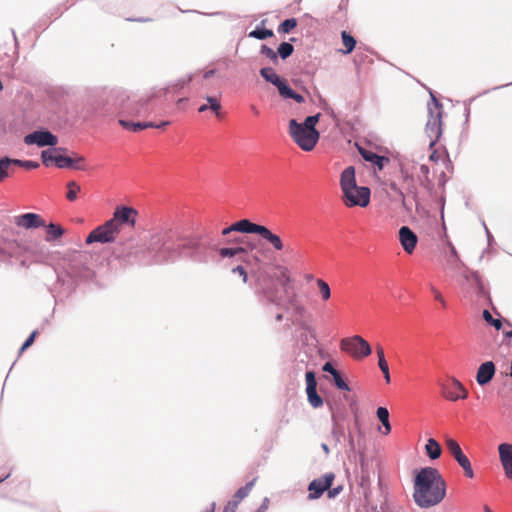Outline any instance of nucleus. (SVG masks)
<instances>
[{
	"label": "nucleus",
	"instance_id": "obj_1",
	"mask_svg": "<svg viewBox=\"0 0 512 512\" xmlns=\"http://www.w3.org/2000/svg\"><path fill=\"white\" fill-rule=\"evenodd\" d=\"M217 243L208 234H196L181 237L175 229L161 230L152 235L149 243V252L155 264H162L178 259L182 251L190 260L200 264H208L214 259Z\"/></svg>",
	"mask_w": 512,
	"mask_h": 512
},
{
	"label": "nucleus",
	"instance_id": "obj_2",
	"mask_svg": "<svg viewBox=\"0 0 512 512\" xmlns=\"http://www.w3.org/2000/svg\"><path fill=\"white\" fill-rule=\"evenodd\" d=\"M446 481L434 467H424L416 474L413 486V499L423 509L434 507L446 496Z\"/></svg>",
	"mask_w": 512,
	"mask_h": 512
},
{
	"label": "nucleus",
	"instance_id": "obj_3",
	"mask_svg": "<svg viewBox=\"0 0 512 512\" xmlns=\"http://www.w3.org/2000/svg\"><path fill=\"white\" fill-rule=\"evenodd\" d=\"M319 117L320 114L307 116L303 123L296 119L289 121V134L303 151H312L319 141L320 133L316 129Z\"/></svg>",
	"mask_w": 512,
	"mask_h": 512
},
{
	"label": "nucleus",
	"instance_id": "obj_4",
	"mask_svg": "<svg viewBox=\"0 0 512 512\" xmlns=\"http://www.w3.org/2000/svg\"><path fill=\"white\" fill-rule=\"evenodd\" d=\"M340 185L346 206H368L370 203L371 191L366 186H357L355 169L353 166H348L342 171Z\"/></svg>",
	"mask_w": 512,
	"mask_h": 512
},
{
	"label": "nucleus",
	"instance_id": "obj_5",
	"mask_svg": "<svg viewBox=\"0 0 512 512\" xmlns=\"http://www.w3.org/2000/svg\"><path fill=\"white\" fill-rule=\"evenodd\" d=\"M255 277V293L268 303L279 306L281 296L272 276L268 272L262 271L258 272Z\"/></svg>",
	"mask_w": 512,
	"mask_h": 512
},
{
	"label": "nucleus",
	"instance_id": "obj_6",
	"mask_svg": "<svg viewBox=\"0 0 512 512\" xmlns=\"http://www.w3.org/2000/svg\"><path fill=\"white\" fill-rule=\"evenodd\" d=\"M430 95L434 108L430 105L428 106L429 118L425 130L427 136L430 138L429 146L433 147L442 134V105L432 91H430Z\"/></svg>",
	"mask_w": 512,
	"mask_h": 512
},
{
	"label": "nucleus",
	"instance_id": "obj_7",
	"mask_svg": "<svg viewBox=\"0 0 512 512\" xmlns=\"http://www.w3.org/2000/svg\"><path fill=\"white\" fill-rule=\"evenodd\" d=\"M340 349L354 359H363L372 353L370 344L361 336L354 335L340 341Z\"/></svg>",
	"mask_w": 512,
	"mask_h": 512
},
{
	"label": "nucleus",
	"instance_id": "obj_8",
	"mask_svg": "<svg viewBox=\"0 0 512 512\" xmlns=\"http://www.w3.org/2000/svg\"><path fill=\"white\" fill-rule=\"evenodd\" d=\"M120 231L116 226L113 225V222L108 220L103 225L95 228L86 238V243L91 244L94 242L100 243H111L115 241L116 235Z\"/></svg>",
	"mask_w": 512,
	"mask_h": 512
},
{
	"label": "nucleus",
	"instance_id": "obj_9",
	"mask_svg": "<svg viewBox=\"0 0 512 512\" xmlns=\"http://www.w3.org/2000/svg\"><path fill=\"white\" fill-rule=\"evenodd\" d=\"M445 445L449 453L453 456V458L456 460L459 466H461V468L464 470L465 476L468 478H473L474 471L472 469L470 460L463 453L459 443L453 438H447L445 441Z\"/></svg>",
	"mask_w": 512,
	"mask_h": 512
},
{
	"label": "nucleus",
	"instance_id": "obj_10",
	"mask_svg": "<svg viewBox=\"0 0 512 512\" xmlns=\"http://www.w3.org/2000/svg\"><path fill=\"white\" fill-rule=\"evenodd\" d=\"M441 389L443 397L449 401L455 402L468 397L467 389L454 377H452L448 383L442 384Z\"/></svg>",
	"mask_w": 512,
	"mask_h": 512
},
{
	"label": "nucleus",
	"instance_id": "obj_11",
	"mask_svg": "<svg viewBox=\"0 0 512 512\" xmlns=\"http://www.w3.org/2000/svg\"><path fill=\"white\" fill-rule=\"evenodd\" d=\"M334 478L335 475L332 472H329L324 474L322 477L311 481L308 486V499L315 500L320 498L321 495L331 487Z\"/></svg>",
	"mask_w": 512,
	"mask_h": 512
},
{
	"label": "nucleus",
	"instance_id": "obj_12",
	"mask_svg": "<svg viewBox=\"0 0 512 512\" xmlns=\"http://www.w3.org/2000/svg\"><path fill=\"white\" fill-rule=\"evenodd\" d=\"M26 145H37L39 147L55 146L58 143V138L48 130H37L24 137Z\"/></svg>",
	"mask_w": 512,
	"mask_h": 512
},
{
	"label": "nucleus",
	"instance_id": "obj_13",
	"mask_svg": "<svg viewBox=\"0 0 512 512\" xmlns=\"http://www.w3.org/2000/svg\"><path fill=\"white\" fill-rule=\"evenodd\" d=\"M136 215L137 211L135 209L127 206H120L115 209L113 217L109 220L112 221L113 225L120 231L122 224H130L131 226H134Z\"/></svg>",
	"mask_w": 512,
	"mask_h": 512
},
{
	"label": "nucleus",
	"instance_id": "obj_14",
	"mask_svg": "<svg viewBox=\"0 0 512 512\" xmlns=\"http://www.w3.org/2000/svg\"><path fill=\"white\" fill-rule=\"evenodd\" d=\"M306 379V393L308 401L313 408L322 406L323 400L317 393V381L313 371H307L305 374Z\"/></svg>",
	"mask_w": 512,
	"mask_h": 512
},
{
	"label": "nucleus",
	"instance_id": "obj_15",
	"mask_svg": "<svg viewBox=\"0 0 512 512\" xmlns=\"http://www.w3.org/2000/svg\"><path fill=\"white\" fill-rule=\"evenodd\" d=\"M15 224L24 229H37L45 226V220L36 213H25L15 217Z\"/></svg>",
	"mask_w": 512,
	"mask_h": 512
},
{
	"label": "nucleus",
	"instance_id": "obj_16",
	"mask_svg": "<svg viewBox=\"0 0 512 512\" xmlns=\"http://www.w3.org/2000/svg\"><path fill=\"white\" fill-rule=\"evenodd\" d=\"M498 452L505 476L512 480V444L501 443L498 446Z\"/></svg>",
	"mask_w": 512,
	"mask_h": 512
},
{
	"label": "nucleus",
	"instance_id": "obj_17",
	"mask_svg": "<svg viewBox=\"0 0 512 512\" xmlns=\"http://www.w3.org/2000/svg\"><path fill=\"white\" fill-rule=\"evenodd\" d=\"M399 240L404 251L411 254L415 250L418 237L408 226H402L399 229Z\"/></svg>",
	"mask_w": 512,
	"mask_h": 512
},
{
	"label": "nucleus",
	"instance_id": "obj_18",
	"mask_svg": "<svg viewBox=\"0 0 512 512\" xmlns=\"http://www.w3.org/2000/svg\"><path fill=\"white\" fill-rule=\"evenodd\" d=\"M57 167L61 169L85 170V158L81 155L69 157L66 155L57 156Z\"/></svg>",
	"mask_w": 512,
	"mask_h": 512
},
{
	"label": "nucleus",
	"instance_id": "obj_19",
	"mask_svg": "<svg viewBox=\"0 0 512 512\" xmlns=\"http://www.w3.org/2000/svg\"><path fill=\"white\" fill-rule=\"evenodd\" d=\"M496 372L495 364L492 361L482 363L476 373V381L480 386L488 384Z\"/></svg>",
	"mask_w": 512,
	"mask_h": 512
},
{
	"label": "nucleus",
	"instance_id": "obj_20",
	"mask_svg": "<svg viewBox=\"0 0 512 512\" xmlns=\"http://www.w3.org/2000/svg\"><path fill=\"white\" fill-rule=\"evenodd\" d=\"M263 225L256 224L251 222L249 219H241L235 223H233V228H235L236 232L245 233V234H258Z\"/></svg>",
	"mask_w": 512,
	"mask_h": 512
},
{
	"label": "nucleus",
	"instance_id": "obj_21",
	"mask_svg": "<svg viewBox=\"0 0 512 512\" xmlns=\"http://www.w3.org/2000/svg\"><path fill=\"white\" fill-rule=\"evenodd\" d=\"M359 152L365 161L372 163L379 170H382L384 168L385 163L389 162V158L381 156L373 151L360 149Z\"/></svg>",
	"mask_w": 512,
	"mask_h": 512
},
{
	"label": "nucleus",
	"instance_id": "obj_22",
	"mask_svg": "<svg viewBox=\"0 0 512 512\" xmlns=\"http://www.w3.org/2000/svg\"><path fill=\"white\" fill-rule=\"evenodd\" d=\"M259 235L268 243H270L276 251H282L284 249V243L281 240L280 236L273 233L266 226H262Z\"/></svg>",
	"mask_w": 512,
	"mask_h": 512
},
{
	"label": "nucleus",
	"instance_id": "obj_23",
	"mask_svg": "<svg viewBox=\"0 0 512 512\" xmlns=\"http://www.w3.org/2000/svg\"><path fill=\"white\" fill-rule=\"evenodd\" d=\"M279 95L283 99H293L297 103H303L305 101L304 97L295 92L286 82V80H283L281 84L277 86Z\"/></svg>",
	"mask_w": 512,
	"mask_h": 512
},
{
	"label": "nucleus",
	"instance_id": "obj_24",
	"mask_svg": "<svg viewBox=\"0 0 512 512\" xmlns=\"http://www.w3.org/2000/svg\"><path fill=\"white\" fill-rule=\"evenodd\" d=\"M14 160L8 156L0 158V182L15 172L16 164H14Z\"/></svg>",
	"mask_w": 512,
	"mask_h": 512
},
{
	"label": "nucleus",
	"instance_id": "obj_25",
	"mask_svg": "<svg viewBox=\"0 0 512 512\" xmlns=\"http://www.w3.org/2000/svg\"><path fill=\"white\" fill-rule=\"evenodd\" d=\"M46 227V236L45 240L47 242H53L58 238L62 237L65 233V230L58 224L50 223L48 225L45 224Z\"/></svg>",
	"mask_w": 512,
	"mask_h": 512
},
{
	"label": "nucleus",
	"instance_id": "obj_26",
	"mask_svg": "<svg viewBox=\"0 0 512 512\" xmlns=\"http://www.w3.org/2000/svg\"><path fill=\"white\" fill-rule=\"evenodd\" d=\"M425 451L431 460H436L441 456L442 449L440 444L434 439L429 438L425 444Z\"/></svg>",
	"mask_w": 512,
	"mask_h": 512
},
{
	"label": "nucleus",
	"instance_id": "obj_27",
	"mask_svg": "<svg viewBox=\"0 0 512 512\" xmlns=\"http://www.w3.org/2000/svg\"><path fill=\"white\" fill-rule=\"evenodd\" d=\"M260 75L265 79V81L273 84L276 87L284 80L275 72L272 67L261 68Z\"/></svg>",
	"mask_w": 512,
	"mask_h": 512
},
{
	"label": "nucleus",
	"instance_id": "obj_28",
	"mask_svg": "<svg viewBox=\"0 0 512 512\" xmlns=\"http://www.w3.org/2000/svg\"><path fill=\"white\" fill-rule=\"evenodd\" d=\"M216 252L220 255L222 258H232L238 255H244L247 254V250L244 247L238 246V247H222L218 248Z\"/></svg>",
	"mask_w": 512,
	"mask_h": 512
},
{
	"label": "nucleus",
	"instance_id": "obj_29",
	"mask_svg": "<svg viewBox=\"0 0 512 512\" xmlns=\"http://www.w3.org/2000/svg\"><path fill=\"white\" fill-rule=\"evenodd\" d=\"M60 149L57 148H48L41 152V159L45 166H49L54 163L57 166V156H60L58 153Z\"/></svg>",
	"mask_w": 512,
	"mask_h": 512
},
{
	"label": "nucleus",
	"instance_id": "obj_30",
	"mask_svg": "<svg viewBox=\"0 0 512 512\" xmlns=\"http://www.w3.org/2000/svg\"><path fill=\"white\" fill-rule=\"evenodd\" d=\"M255 482L256 479H252L251 481L246 483L245 486L239 488L233 496V501H238L239 504L244 498H246L251 492L252 488L254 487Z\"/></svg>",
	"mask_w": 512,
	"mask_h": 512
},
{
	"label": "nucleus",
	"instance_id": "obj_31",
	"mask_svg": "<svg viewBox=\"0 0 512 512\" xmlns=\"http://www.w3.org/2000/svg\"><path fill=\"white\" fill-rule=\"evenodd\" d=\"M341 38L343 45L345 46V50H343L342 53L350 54L356 46L355 38L346 31H342Z\"/></svg>",
	"mask_w": 512,
	"mask_h": 512
},
{
	"label": "nucleus",
	"instance_id": "obj_32",
	"mask_svg": "<svg viewBox=\"0 0 512 512\" xmlns=\"http://www.w3.org/2000/svg\"><path fill=\"white\" fill-rule=\"evenodd\" d=\"M248 36L258 40H265L273 36V31L264 27L257 26L248 34Z\"/></svg>",
	"mask_w": 512,
	"mask_h": 512
},
{
	"label": "nucleus",
	"instance_id": "obj_33",
	"mask_svg": "<svg viewBox=\"0 0 512 512\" xmlns=\"http://www.w3.org/2000/svg\"><path fill=\"white\" fill-rule=\"evenodd\" d=\"M276 52L278 59L285 60L293 54L294 46L290 42H282Z\"/></svg>",
	"mask_w": 512,
	"mask_h": 512
},
{
	"label": "nucleus",
	"instance_id": "obj_34",
	"mask_svg": "<svg viewBox=\"0 0 512 512\" xmlns=\"http://www.w3.org/2000/svg\"><path fill=\"white\" fill-rule=\"evenodd\" d=\"M289 303L293 309V320L299 319L305 315L306 308L296 299V296H293V298L289 300Z\"/></svg>",
	"mask_w": 512,
	"mask_h": 512
},
{
	"label": "nucleus",
	"instance_id": "obj_35",
	"mask_svg": "<svg viewBox=\"0 0 512 512\" xmlns=\"http://www.w3.org/2000/svg\"><path fill=\"white\" fill-rule=\"evenodd\" d=\"M66 186H67L66 198L71 202L75 201L77 199L78 192L81 190L80 185L75 181H69Z\"/></svg>",
	"mask_w": 512,
	"mask_h": 512
},
{
	"label": "nucleus",
	"instance_id": "obj_36",
	"mask_svg": "<svg viewBox=\"0 0 512 512\" xmlns=\"http://www.w3.org/2000/svg\"><path fill=\"white\" fill-rule=\"evenodd\" d=\"M296 26H297V20L295 18H288V19H285L278 26L277 31H278V33H289Z\"/></svg>",
	"mask_w": 512,
	"mask_h": 512
},
{
	"label": "nucleus",
	"instance_id": "obj_37",
	"mask_svg": "<svg viewBox=\"0 0 512 512\" xmlns=\"http://www.w3.org/2000/svg\"><path fill=\"white\" fill-rule=\"evenodd\" d=\"M316 284L319 288L321 298L326 301L331 297V289L326 281L317 279Z\"/></svg>",
	"mask_w": 512,
	"mask_h": 512
},
{
	"label": "nucleus",
	"instance_id": "obj_38",
	"mask_svg": "<svg viewBox=\"0 0 512 512\" xmlns=\"http://www.w3.org/2000/svg\"><path fill=\"white\" fill-rule=\"evenodd\" d=\"M260 54L267 57L274 64L278 63L277 52L269 46L263 44L260 48Z\"/></svg>",
	"mask_w": 512,
	"mask_h": 512
},
{
	"label": "nucleus",
	"instance_id": "obj_39",
	"mask_svg": "<svg viewBox=\"0 0 512 512\" xmlns=\"http://www.w3.org/2000/svg\"><path fill=\"white\" fill-rule=\"evenodd\" d=\"M429 167L425 164L420 165L419 167V173H418V179L421 185L427 186V182H429Z\"/></svg>",
	"mask_w": 512,
	"mask_h": 512
},
{
	"label": "nucleus",
	"instance_id": "obj_40",
	"mask_svg": "<svg viewBox=\"0 0 512 512\" xmlns=\"http://www.w3.org/2000/svg\"><path fill=\"white\" fill-rule=\"evenodd\" d=\"M206 100L208 102V109H210L213 113H215L217 116H220V109H221V103L220 101L214 97V96H207Z\"/></svg>",
	"mask_w": 512,
	"mask_h": 512
},
{
	"label": "nucleus",
	"instance_id": "obj_41",
	"mask_svg": "<svg viewBox=\"0 0 512 512\" xmlns=\"http://www.w3.org/2000/svg\"><path fill=\"white\" fill-rule=\"evenodd\" d=\"M484 320L492 325L496 330H500L502 328V322L500 319L493 318L492 314L488 310L483 311Z\"/></svg>",
	"mask_w": 512,
	"mask_h": 512
},
{
	"label": "nucleus",
	"instance_id": "obj_42",
	"mask_svg": "<svg viewBox=\"0 0 512 512\" xmlns=\"http://www.w3.org/2000/svg\"><path fill=\"white\" fill-rule=\"evenodd\" d=\"M448 247L450 249V254L447 255V262L450 266L455 267L458 262H460L458 253L451 242H448Z\"/></svg>",
	"mask_w": 512,
	"mask_h": 512
},
{
	"label": "nucleus",
	"instance_id": "obj_43",
	"mask_svg": "<svg viewBox=\"0 0 512 512\" xmlns=\"http://www.w3.org/2000/svg\"><path fill=\"white\" fill-rule=\"evenodd\" d=\"M332 377H333V380H334V384H335V386L338 389L343 390V391H349L350 390L349 385L343 379V377H342V375L340 374L339 371L336 372L335 375H333Z\"/></svg>",
	"mask_w": 512,
	"mask_h": 512
},
{
	"label": "nucleus",
	"instance_id": "obj_44",
	"mask_svg": "<svg viewBox=\"0 0 512 512\" xmlns=\"http://www.w3.org/2000/svg\"><path fill=\"white\" fill-rule=\"evenodd\" d=\"M14 164H16L17 167H23L25 169H36L39 167V163L32 160H19L15 159Z\"/></svg>",
	"mask_w": 512,
	"mask_h": 512
},
{
	"label": "nucleus",
	"instance_id": "obj_45",
	"mask_svg": "<svg viewBox=\"0 0 512 512\" xmlns=\"http://www.w3.org/2000/svg\"><path fill=\"white\" fill-rule=\"evenodd\" d=\"M293 323L298 325L302 330L308 332L311 335L314 334V332H315L312 325L305 320L295 319V320H293Z\"/></svg>",
	"mask_w": 512,
	"mask_h": 512
},
{
	"label": "nucleus",
	"instance_id": "obj_46",
	"mask_svg": "<svg viewBox=\"0 0 512 512\" xmlns=\"http://www.w3.org/2000/svg\"><path fill=\"white\" fill-rule=\"evenodd\" d=\"M376 414L381 423L389 420V411L385 407H378Z\"/></svg>",
	"mask_w": 512,
	"mask_h": 512
},
{
	"label": "nucleus",
	"instance_id": "obj_47",
	"mask_svg": "<svg viewBox=\"0 0 512 512\" xmlns=\"http://www.w3.org/2000/svg\"><path fill=\"white\" fill-rule=\"evenodd\" d=\"M231 272L233 274H239V276L242 277V280L244 283H247L248 281V273L246 272L245 268L242 265H238L234 267Z\"/></svg>",
	"mask_w": 512,
	"mask_h": 512
},
{
	"label": "nucleus",
	"instance_id": "obj_48",
	"mask_svg": "<svg viewBox=\"0 0 512 512\" xmlns=\"http://www.w3.org/2000/svg\"><path fill=\"white\" fill-rule=\"evenodd\" d=\"M37 335V331H33L30 336L25 340V342L22 344L21 348H20V352H23L24 350H26L28 347H30L34 340H35V337Z\"/></svg>",
	"mask_w": 512,
	"mask_h": 512
},
{
	"label": "nucleus",
	"instance_id": "obj_49",
	"mask_svg": "<svg viewBox=\"0 0 512 512\" xmlns=\"http://www.w3.org/2000/svg\"><path fill=\"white\" fill-rule=\"evenodd\" d=\"M344 435L343 430L337 425L334 424L332 429V437L335 439L336 442H341V437Z\"/></svg>",
	"mask_w": 512,
	"mask_h": 512
},
{
	"label": "nucleus",
	"instance_id": "obj_50",
	"mask_svg": "<svg viewBox=\"0 0 512 512\" xmlns=\"http://www.w3.org/2000/svg\"><path fill=\"white\" fill-rule=\"evenodd\" d=\"M152 126H154V122H135L134 123V131L133 132H138V131H141V130H144V129H147V128H151Z\"/></svg>",
	"mask_w": 512,
	"mask_h": 512
},
{
	"label": "nucleus",
	"instance_id": "obj_51",
	"mask_svg": "<svg viewBox=\"0 0 512 512\" xmlns=\"http://www.w3.org/2000/svg\"><path fill=\"white\" fill-rule=\"evenodd\" d=\"M431 291L434 295V298L439 301L441 303V305L443 307H446V300L444 299V297L442 296V294L440 293V291L438 289H436L435 287H431Z\"/></svg>",
	"mask_w": 512,
	"mask_h": 512
},
{
	"label": "nucleus",
	"instance_id": "obj_52",
	"mask_svg": "<svg viewBox=\"0 0 512 512\" xmlns=\"http://www.w3.org/2000/svg\"><path fill=\"white\" fill-rule=\"evenodd\" d=\"M192 81V75H188L186 77H183L174 84L175 88H183L185 85L190 83Z\"/></svg>",
	"mask_w": 512,
	"mask_h": 512
},
{
	"label": "nucleus",
	"instance_id": "obj_53",
	"mask_svg": "<svg viewBox=\"0 0 512 512\" xmlns=\"http://www.w3.org/2000/svg\"><path fill=\"white\" fill-rule=\"evenodd\" d=\"M238 501H229L224 507L223 512H236L238 508Z\"/></svg>",
	"mask_w": 512,
	"mask_h": 512
},
{
	"label": "nucleus",
	"instance_id": "obj_54",
	"mask_svg": "<svg viewBox=\"0 0 512 512\" xmlns=\"http://www.w3.org/2000/svg\"><path fill=\"white\" fill-rule=\"evenodd\" d=\"M134 123L133 121L120 119L119 124L126 130L134 131Z\"/></svg>",
	"mask_w": 512,
	"mask_h": 512
},
{
	"label": "nucleus",
	"instance_id": "obj_55",
	"mask_svg": "<svg viewBox=\"0 0 512 512\" xmlns=\"http://www.w3.org/2000/svg\"><path fill=\"white\" fill-rule=\"evenodd\" d=\"M322 370L324 372H327V373H330L332 376L335 375L336 372H338V370H336L333 366V364L331 362H326L323 367H322Z\"/></svg>",
	"mask_w": 512,
	"mask_h": 512
},
{
	"label": "nucleus",
	"instance_id": "obj_56",
	"mask_svg": "<svg viewBox=\"0 0 512 512\" xmlns=\"http://www.w3.org/2000/svg\"><path fill=\"white\" fill-rule=\"evenodd\" d=\"M391 189L393 191H395L397 194H399V196L401 197V202H402V205L404 207H406V200H405V196H404V193L397 187L396 184L392 183L391 184Z\"/></svg>",
	"mask_w": 512,
	"mask_h": 512
},
{
	"label": "nucleus",
	"instance_id": "obj_57",
	"mask_svg": "<svg viewBox=\"0 0 512 512\" xmlns=\"http://www.w3.org/2000/svg\"><path fill=\"white\" fill-rule=\"evenodd\" d=\"M342 486H337V487H334L332 489H328V497L329 498H334L336 497L341 491H342Z\"/></svg>",
	"mask_w": 512,
	"mask_h": 512
},
{
	"label": "nucleus",
	"instance_id": "obj_58",
	"mask_svg": "<svg viewBox=\"0 0 512 512\" xmlns=\"http://www.w3.org/2000/svg\"><path fill=\"white\" fill-rule=\"evenodd\" d=\"M147 101H148V100H145V101L140 100L139 105L135 108L134 112H135L136 114H140V113H142V112H143V110H144V108H145V106H146V104H147Z\"/></svg>",
	"mask_w": 512,
	"mask_h": 512
},
{
	"label": "nucleus",
	"instance_id": "obj_59",
	"mask_svg": "<svg viewBox=\"0 0 512 512\" xmlns=\"http://www.w3.org/2000/svg\"><path fill=\"white\" fill-rule=\"evenodd\" d=\"M378 366L381 371L389 369L388 363L385 358L378 359Z\"/></svg>",
	"mask_w": 512,
	"mask_h": 512
},
{
	"label": "nucleus",
	"instance_id": "obj_60",
	"mask_svg": "<svg viewBox=\"0 0 512 512\" xmlns=\"http://www.w3.org/2000/svg\"><path fill=\"white\" fill-rule=\"evenodd\" d=\"M376 353L378 359L385 358L384 349L381 345L376 346Z\"/></svg>",
	"mask_w": 512,
	"mask_h": 512
},
{
	"label": "nucleus",
	"instance_id": "obj_61",
	"mask_svg": "<svg viewBox=\"0 0 512 512\" xmlns=\"http://www.w3.org/2000/svg\"><path fill=\"white\" fill-rule=\"evenodd\" d=\"M231 232H236L235 228H233V224L224 228L221 232L223 236L229 235Z\"/></svg>",
	"mask_w": 512,
	"mask_h": 512
},
{
	"label": "nucleus",
	"instance_id": "obj_62",
	"mask_svg": "<svg viewBox=\"0 0 512 512\" xmlns=\"http://www.w3.org/2000/svg\"><path fill=\"white\" fill-rule=\"evenodd\" d=\"M169 124H170L169 121H162L160 123L154 122V126H152L151 128L163 129L164 127L168 126Z\"/></svg>",
	"mask_w": 512,
	"mask_h": 512
},
{
	"label": "nucleus",
	"instance_id": "obj_63",
	"mask_svg": "<svg viewBox=\"0 0 512 512\" xmlns=\"http://www.w3.org/2000/svg\"><path fill=\"white\" fill-rule=\"evenodd\" d=\"M382 425L384 427V434L387 435L391 432V425L389 420L387 422H382Z\"/></svg>",
	"mask_w": 512,
	"mask_h": 512
},
{
	"label": "nucleus",
	"instance_id": "obj_64",
	"mask_svg": "<svg viewBox=\"0 0 512 512\" xmlns=\"http://www.w3.org/2000/svg\"><path fill=\"white\" fill-rule=\"evenodd\" d=\"M381 372L383 373V376H384V379H385L386 383H390L391 382V377H390L389 369L381 371Z\"/></svg>",
	"mask_w": 512,
	"mask_h": 512
}]
</instances>
